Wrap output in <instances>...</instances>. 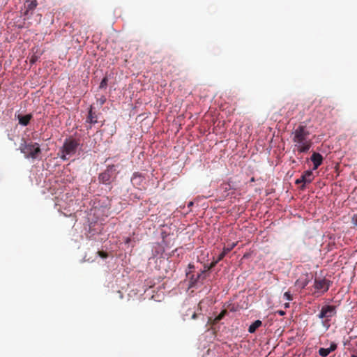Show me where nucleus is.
Here are the masks:
<instances>
[{"mask_svg": "<svg viewBox=\"0 0 357 357\" xmlns=\"http://www.w3.org/2000/svg\"><path fill=\"white\" fill-rule=\"evenodd\" d=\"M292 141L294 143V151L299 153L307 152L312 145L309 139L310 132L305 126L299 125L292 133Z\"/></svg>", "mask_w": 357, "mask_h": 357, "instance_id": "f257e3e1", "label": "nucleus"}, {"mask_svg": "<svg viewBox=\"0 0 357 357\" xmlns=\"http://www.w3.org/2000/svg\"><path fill=\"white\" fill-rule=\"evenodd\" d=\"M79 146V139H76L73 137L66 139L62 147L61 148L59 155L63 160H67L68 159V155L70 156L74 155Z\"/></svg>", "mask_w": 357, "mask_h": 357, "instance_id": "f03ea898", "label": "nucleus"}, {"mask_svg": "<svg viewBox=\"0 0 357 357\" xmlns=\"http://www.w3.org/2000/svg\"><path fill=\"white\" fill-rule=\"evenodd\" d=\"M23 142L20 144V150L24 154V156L27 158L35 159L41 153L40 145L38 143H27L23 139Z\"/></svg>", "mask_w": 357, "mask_h": 357, "instance_id": "7ed1b4c3", "label": "nucleus"}, {"mask_svg": "<svg viewBox=\"0 0 357 357\" xmlns=\"http://www.w3.org/2000/svg\"><path fill=\"white\" fill-rule=\"evenodd\" d=\"M336 314V307L333 305H324L321 307L318 317L323 319V326L328 328L331 319Z\"/></svg>", "mask_w": 357, "mask_h": 357, "instance_id": "20e7f679", "label": "nucleus"}, {"mask_svg": "<svg viewBox=\"0 0 357 357\" xmlns=\"http://www.w3.org/2000/svg\"><path fill=\"white\" fill-rule=\"evenodd\" d=\"M331 283V282L326 278H315L314 287L317 291L325 293L328 290Z\"/></svg>", "mask_w": 357, "mask_h": 357, "instance_id": "39448f33", "label": "nucleus"}, {"mask_svg": "<svg viewBox=\"0 0 357 357\" xmlns=\"http://www.w3.org/2000/svg\"><path fill=\"white\" fill-rule=\"evenodd\" d=\"M37 6V0H26L22 8L23 15L25 16L32 15Z\"/></svg>", "mask_w": 357, "mask_h": 357, "instance_id": "423d86ee", "label": "nucleus"}, {"mask_svg": "<svg viewBox=\"0 0 357 357\" xmlns=\"http://www.w3.org/2000/svg\"><path fill=\"white\" fill-rule=\"evenodd\" d=\"M312 180H313L312 172L310 170H307V171H305L303 174V175L301 176L300 178H298L296 181L295 183L296 184L303 183V185H305V183H311ZM303 187H304V185H303Z\"/></svg>", "mask_w": 357, "mask_h": 357, "instance_id": "0eeeda50", "label": "nucleus"}, {"mask_svg": "<svg viewBox=\"0 0 357 357\" xmlns=\"http://www.w3.org/2000/svg\"><path fill=\"white\" fill-rule=\"evenodd\" d=\"M312 277L310 276L308 273L303 274L300 276V278L296 281L295 285L301 289H304L311 280Z\"/></svg>", "mask_w": 357, "mask_h": 357, "instance_id": "6e6552de", "label": "nucleus"}, {"mask_svg": "<svg viewBox=\"0 0 357 357\" xmlns=\"http://www.w3.org/2000/svg\"><path fill=\"white\" fill-rule=\"evenodd\" d=\"M114 168V165L109 166L107 169L99 175V180L104 184L109 183L112 177V169Z\"/></svg>", "mask_w": 357, "mask_h": 357, "instance_id": "1a4fd4ad", "label": "nucleus"}, {"mask_svg": "<svg viewBox=\"0 0 357 357\" xmlns=\"http://www.w3.org/2000/svg\"><path fill=\"white\" fill-rule=\"evenodd\" d=\"M337 344L332 342L329 348H320L319 349V354L322 357L328 356L331 352L334 351L337 349Z\"/></svg>", "mask_w": 357, "mask_h": 357, "instance_id": "9d476101", "label": "nucleus"}, {"mask_svg": "<svg viewBox=\"0 0 357 357\" xmlns=\"http://www.w3.org/2000/svg\"><path fill=\"white\" fill-rule=\"evenodd\" d=\"M311 160L314 165L313 169L315 170L321 165L323 157L319 153H314L311 156Z\"/></svg>", "mask_w": 357, "mask_h": 357, "instance_id": "9b49d317", "label": "nucleus"}, {"mask_svg": "<svg viewBox=\"0 0 357 357\" xmlns=\"http://www.w3.org/2000/svg\"><path fill=\"white\" fill-rule=\"evenodd\" d=\"M32 117H33L32 114H26L24 116L18 115L17 119H18L20 124H21L24 126H26L29 123Z\"/></svg>", "mask_w": 357, "mask_h": 357, "instance_id": "f8f14e48", "label": "nucleus"}, {"mask_svg": "<svg viewBox=\"0 0 357 357\" xmlns=\"http://www.w3.org/2000/svg\"><path fill=\"white\" fill-rule=\"evenodd\" d=\"M86 122H89L91 124H95L98 122L97 115L96 114L95 112H93L91 106L90 107L89 110Z\"/></svg>", "mask_w": 357, "mask_h": 357, "instance_id": "ddd939ff", "label": "nucleus"}, {"mask_svg": "<svg viewBox=\"0 0 357 357\" xmlns=\"http://www.w3.org/2000/svg\"><path fill=\"white\" fill-rule=\"evenodd\" d=\"M262 325V322L260 320H256L255 321H254L250 326H249V328H248V331L249 333H254L256 330L259 328Z\"/></svg>", "mask_w": 357, "mask_h": 357, "instance_id": "4468645a", "label": "nucleus"}, {"mask_svg": "<svg viewBox=\"0 0 357 357\" xmlns=\"http://www.w3.org/2000/svg\"><path fill=\"white\" fill-rule=\"evenodd\" d=\"M237 245V243H232L231 244H228L227 246H225L223 248V251L225 253L228 254L230 251H231L235 246Z\"/></svg>", "mask_w": 357, "mask_h": 357, "instance_id": "2eb2a0df", "label": "nucleus"}, {"mask_svg": "<svg viewBox=\"0 0 357 357\" xmlns=\"http://www.w3.org/2000/svg\"><path fill=\"white\" fill-rule=\"evenodd\" d=\"M227 314V311L226 310H223L215 318V321L216 322L220 321L223 317L225 316V314Z\"/></svg>", "mask_w": 357, "mask_h": 357, "instance_id": "dca6fc26", "label": "nucleus"}, {"mask_svg": "<svg viewBox=\"0 0 357 357\" xmlns=\"http://www.w3.org/2000/svg\"><path fill=\"white\" fill-rule=\"evenodd\" d=\"M107 82H108L107 77H103V79H102V81L100 84L99 88L100 89L106 88V86L107 85Z\"/></svg>", "mask_w": 357, "mask_h": 357, "instance_id": "f3484780", "label": "nucleus"}, {"mask_svg": "<svg viewBox=\"0 0 357 357\" xmlns=\"http://www.w3.org/2000/svg\"><path fill=\"white\" fill-rule=\"evenodd\" d=\"M284 297L288 301L292 300V296L291 295V294L289 291H287L284 294Z\"/></svg>", "mask_w": 357, "mask_h": 357, "instance_id": "a211bd4d", "label": "nucleus"}, {"mask_svg": "<svg viewBox=\"0 0 357 357\" xmlns=\"http://www.w3.org/2000/svg\"><path fill=\"white\" fill-rule=\"evenodd\" d=\"M227 254L224 252V251L222 250V252L219 255V256L218 257V259H217V261L219 262L220 261H221L222 259H223V258L225 257Z\"/></svg>", "mask_w": 357, "mask_h": 357, "instance_id": "6ab92c4d", "label": "nucleus"}, {"mask_svg": "<svg viewBox=\"0 0 357 357\" xmlns=\"http://www.w3.org/2000/svg\"><path fill=\"white\" fill-rule=\"evenodd\" d=\"M98 253L100 255V257H102V258H107V253L105 252L98 251Z\"/></svg>", "mask_w": 357, "mask_h": 357, "instance_id": "aec40b11", "label": "nucleus"}, {"mask_svg": "<svg viewBox=\"0 0 357 357\" xmlns=\"http://www.w3.org/2000/svg\"><path fill=\"white\" fill-rule=\"evenodd\" d=\"M353 224L357 227V215H354L352 218Z\"/></svg>", "mask_w": 357, "mask_h": 357, "instance_id": "412c9836", "label": "nucleus"}, {"mask_svg": "<svg viewBox=\"0 0 357 357\" xmlns=\"http://www.w3.org/2000/svg\"><path fill=\"white\" fill-rule=\"evenodd\" d=\"M218 262L217 261H215L213 262H212L208 268V269H211L213 267H214Z\"/></svg>", "mask_w": 357, "mask_h": 357, "instance_id": "4be33fe9", "label": "nucleus"}, {"mask_svg": "<svg viewBox=\"0 0 357 357\" xmlns=\"http://www.w3.org/2000/svg\"><path fill=\"white\" fill-rule=\"evenodd\" d=\"M278 313L281 315V316H283L285 314V312L282 311V310H278Z\"/></svg>", "mask_w": 357, "mask_h": 357, "instance_id": "5701e85b", "label": "nucleus"}, {"mask_svg": "<svg viewBox=\"0 0 357 357\" xmlns=\"http://www.w3.org/2000/svg\"><path fill=\"white\" fill-rule=\"evenodd\" d=\"M36 59L35 57L31 58V62L34 63L36 61Z\"/></svg>", "mask_w": 357, "mask_h": 357, "instance_id": "b1692460", "label": "nucleus"}, {"mask_svg": "<svg viewBox=\"0 0 357 357\" xmlns=\"http://www.w3.org/2000/svg\"><path fill=\"white\" fill-rule=\"evenodd\" d=\"M197 317V314L195 312L193 313V314L192 315V319H195Z\"/></svg>", "mask_w": 357, "mask_h": 357, "instance_id": "393cba45", "label": "nucleus"}, {"mask_svg": "<svg viewBox=\"0 0 357 357\" xmlns=\"http://www.w3.org/2000/svg\"><path fill=\"white\" fill-rule=\"evenodd\" d=\"M130 241V238H127V239L126 240V243H128Z\"/></svg>", "mask_w": 357, "mask_h": 357, "instance_id": "a878e982", "label": "nucleus"}, {"mask_svg": "<svg viewBox=\"0 0 357 357\" xmlns=\"http://www.w3.org/2000/svg\"><path fill=\"white\" fill-rule=\"evenodd\" d=\"M289 307V304L288 303L284 304V307L287 308Z\"/></svg>", "mask_w": 357, "mask_h": 357, "instance_id": "bb28decb", "label": "nucleus"}, {"mask_svg": "<svg viewBox=\"0 0 357 357\" xmlns=\"http://www.w3.org/2000/svg\"><path fill=\"white\" fill-rule=\"evenodd\" d=\"M199 277H200V275H197V278L195 280V281H196L197 279H199Z\"/></svg>", "mask_w": 357, "mask_h": 357, "instance_id": "cd10ccee", "label": "nucleus"}, {"mask_svg": "<svg viewBox=\"0 0 357 357\" xmlns=\"http://www.w3.org/2000/svg\"><path fill=\"white\" fill-rule=\"evenodd\" d=\"M351 357H357L356 355H352Z\"/></svg>", "mask_w": 357, "mask_h": 357, "instance_id": "c85d7f7f", "label": "nucleus"}]
</instances>
